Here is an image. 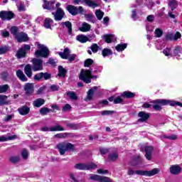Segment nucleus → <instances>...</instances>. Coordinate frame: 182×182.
I'll use <instances>...</instances> for the list:
<instances>
[{
    "instance_id": "e2e57ef3",
    "label": "nucleus",
    "mask_w": 182,
    "mask_h": 182,
    "mask_svg": "<svg viewBox=\"0 0 182 182\" xmlns=\"http://www.w3.org/2000/svg\"><path fill=\"white\" fill-rule=\"evenodd\" d=\"M114 113V111H110V110H104L101 112L102 116H109V114H113Z\"/></svg>"
},
{
    "instance_id": "6e6552de",
    "label": "nucleus",
    "mask_w": 182,
    "mask_h": 182,
    "mask_svg": "<svg viewBox=\"0 0 182 182\" xmlns=\"http://www.w3.org/2000/svg\"><path fill=\"white\" fill-rule=\"evenodd\" d=\"M28 50H31V46L26 44L23 48H21L17 50L16 56L17 59H22V58H26L28 55Z\"/></svg>"
},
{
    "instance_id": "f8f14e48",
    "label": "nucleus",
    "mask_w": 182,
    "mask_h": 182,
    "mask_svg": "<svg viewBox=\"0 0 182 182\" xmlns=\"http://www.w3.org/2000/svg\"><path fill=\"white\" fill-rule=\"evenodd\" d=\"M52 15H53L55 21L59 22L65 18V11L62 8H58L55 12L52 13Z\"/></svg>"
},
{
    "instance_id": "8fccbe9b",
    "label": "nucleus",
    "mask_w": 182,
    "mask_h": 182,
    "mask_svg": "<svg viewBox=\"0 0 182 182\" xmlns=\"http://www.w3.org/2000/svg\"><path fill=\"white\" fill-rule=\"evenodd\" d=\"M180 53H181V47L177 46L173 49V56H180Z\"/></svg>"
},
{
    "instance_id": "f3484780",
    "label": "nucleus",
    "mask_w": 182,
    "mask_h": 182,
    "mask_svg": "<svg viewBox=\"0 0 182 182\" xmlns=\"http://www.w3.org/2000/svg\"><path fill=\"white\" fill-rule=\"evenodd\" d=\"M24 91L26 95L28 96L32 95L35 92V87H33V83L27 82L24 85Z\"/></svg>"
},
{
    "instance_id": "a18cd8bd",
    "label": "nucleus",
    "mask_w": 182,
    "mask_h": 182,
    "mask_svg": "<svg viewBox=\"0 0 182 182\" xmlns=\"http://www.w3.org/2000/svg\"><path fill=\"white\" fill-rule=\"evenodd\" d=\"M67 95L68 97H70V99H72V100H77V95L75 92L69 91L67 92Z\"/></svg>"
},
{
    "instance_id": "0eeeda50",
    "label": "nucleus",
    "mask_w": 182,
    "mask_h": 182,
    "mask_svg": "<svg viewBox=\"0 0 182 182\" xmlns=\"http://www.w3.org/2000/svg\"><path fill=\"white\" fill-rule=\"evenodd\" d=\"M96 168H97V165L94 163L88 164L84 163H78L74 166V168H75L76 170H92Z\"/></svg>"
},
{
    "instance_id": "4d7b16f0",
    "label": "nucleus",
    "mask_w": 182,
    "mask_h": 182,
    "mask_svg": "<svg viewBox=\"0 0 182 182\" xmlns=\"http://www.w3.org/2000/svg\"><path fill=\"white\" fill-rule=\"evenodd\" d=\"M90 49L93 53H97V51L99 50V46L97 43H92Z\"/></svg>"
},
{
    "instance_id": "052dcab7",
    "label": "nucleus",
    "mask_w": 182,
    "mask_h": 182,
    "mask_svg": "<svg viewBox=\"0 0 182 182\" xmlns=\"http://www.w3.org/2000/svg\"><path fill=\"white\" fill-rule=\"evenodd\" d=\"M163 53L165 56H171V48H166L163 50Z\"/></svg>"
},
{
    "instance_id": "680f3d73",
    "label": "nucleus",
    "mask_w": 182,
    "mask_h": 182,
    "mask_svg": "<svg viewBox=\"0 0 182 182\" xmlns=\"http://www.w3.org/2000/svg\"><path fill=\"white\" fill-rule=\"evenodd\" d=\"M9 161H11V163L15 164L16 163H18V161H19V156H11Z\"/></svg>"
},
{
    "instance_id": "603ef678",
    "label": "nucleus",
    "mask_w": 182,
    "mask_h": 182,
    "mask_svg": "<svg viewBox=\"0 0 182 182\" xmlns=\"http://www.w3.org/2000/svg\"><path fill=\"white\" fill-rule=\"evenodd\" d=\"M66 126L69 129H72V130H77L79 129V124H77L68 123Z\"/></svg>"
},
{
    "instance_id": "3c124183",
    "label": "nucleus",
    "mask_w": 182,
    "mask_h": 182,
    "mask_svg": "<svg viewBox=\"0 0 182 182\" xmlns=\"http://www.w3.org/2000/svg\"><path fill=\"white\" fill-rule=\"evenodd\" d=\"M85 4L87 5V6H99V4L95 3V1H92V0H84Z\"/></svg>"
},
{
    "instance_id": "1a4fd4ad",
    "label": "nucleus",
    "mask_w": 182,
    "mask_h": 182,
    "mask_svg": "<svg viewBox=\"0 0 182 182\" xmlns=\"http://www.w3.org/2000/svg\"><path fill=\"white\" fill-rule=\"evenodd\" d=\"M15 18V13L11 11H1L0 18L1 21H11Z\"/></svg>"
},
{
    "instance_id": "2eb2a0df",
    "label": "nucleus",
    "mask_w": 182,
    "mask_h": 182,
    "mask_svg": "<svg viewBox=\"0 0 182 182\" xmlns=\"http://www.w3.org/2000/svg\"><path fill=\"white\" fill-rule=\"evenodd\" d=\"M138 122L139 123H146L150 119V113L145 112L144 111H141L138 113Z\"/></svg>"
},
{
    "instance_id": "69168bd1",
    "label": "nucleus",
    "mask_w": 182,
    "mask_h": 182,
    "mask_svg": "<svg viewBox=\"0 0 182 182\" xmlns=\"http://www.w3.org/2000/svg\"><path fill=\"white\" fill-rule=\"evenodd\" d=\"M70 178L71 182H79L73 173H70Z\"/></svg>"
},
{
    "instance_id": "aec40b11",
    "label": "nucleus",
    "mask_w": 182,
    "mask_h": 182,
    "mask_svg": "<svg viewBox=\"0 0 182 182\" xmlns=\"http://www.w3.org/2000/svg\"><path fill=\"white\" fill-rule=\"evenodd\" d=\"M16 76L21 82H28V77H26L21 70H18L16 71Z\"/></svg>"
},
{
    "instance_id": "0e129e2a",
    "label": "nucleus",
    "mask_w": 182,
    "mask_h": 182,
    "mask_svg": "<svg viewBox=\"0 0 182 182\" xmlns=\"http://www.w3.org/2000/svg\"><path fill=\"white\" fill-rule=\"evenodd\" d=\"M166 41H174V34L167 33L166 36Z\"/></svg>"
},
{
    "instance_id": "37998d69",
    "label": "nucleus",
    "mask_w": 182,
    "mask_h": 182,
    "mask_svg": "<svg viewBox=\"0 0 182 182\" xmlns=\"http://www.w3.org/2000/svg\"><path fill=\"white\" fill-rule=\"evenodd\" d=\"M108 159L110 161H116L119 159V154L117 153H112L108 155Z\"/></svg>"
},
{
    "instance_id": "dca6fc26",
    "label": "nucleus",
    "mask_w": 182,
    "mask_h": 182,
    "mask_svg": "<svg viewBox=\"0 0 182 182\" xmlns=\"http://www.w3.org/2000/svg\"><path fill=\"white\" fill-rule=\"evenodd\" d=\"M15 39H16L18 43H22V42H28L29 41V37H28L26 33L21 31L18 34Z\"/></svg>"
},
{
    "instance_id": "473e14b6",
    "label": "nucleus",
    "mask_w": 182,
    "mask_h": 182,
    "mask_svg": "<svg viewBox=\"0 0 182 182\" xmlns=\"http://www.w3.org/2000/svg\"><path fill=\"white\" fill-rule=\"evenodd\" d=\"M50 112H53V110L46 107L41 108L39 110V113L41 116H46L48 113H50Z\"/></svg>"
},
{
    "instance_id": "c756f323",
    "label": "nucleus",
    "mask_w": 182,
    "mask_h": 182,
    "mask_svg": "<svg viewBox=\"0 0 182 182\" xmlns=\"http://www.w3.org/2000/svg\"><path fill=\"white\" fill-rule=\"evenodd\" d=\"M77 41L80 42V43H86L89 41V38L85 35H78L76 36Z\"/></svg>"
},
{
    "instance_id": "bb28decb",
    "label": "nucleus",
    "mask_w": 182,
    "mask_h": 182,
    "mask_svg": "<svg viewBox=\"0 0 182 182\" xmlns=\"http://www.w3.org/2000/svg\"><path fill=\"white\" fill-rule=\"evenodd\" d=\"M24 73L28 77H32V67L31 65L27 64L24 68Z\"/></svg>"
},
{
    "instance_id": "09e8293b",
    "label": "nucleus",
    "mask_w": 182,
    "mask_h": 182,
    "mask_svg": "<svg viewBox=\"0 0 182 182\" xmlns=\"http://www.w3.org/2000/svg\"><path fill=\"white\" fill-rule=\"evenodd\" d=\"M9 90V85L8 84L0 85V94L5 93L8 92Z\"/></svg>"
},
{
    "instance_id": "5fc2aeb1",
    "label": "nucleus",
    "mask_w": 182,
    "mask_h": 182,
    "mask_svg": "<svg viewBox=\"0 0 182 182\" xmlns=\"http://www.w3.org/2000/svg\"><path fill=\"white\" fill-rule=\"evenodd\" d=\"M99 150H100V154L102 155L107 154L110 151V149L103 148V147H100Z\"/></svg>"
},
{
    "instance_id": "ddd939ff",
    "label": "nucleus",
    "mask_w": 182,
    "mask_h": 182,
    "mask_svg": "<svg viewBox=\"0 0 182 182\" xmlns=\"http://www.w3.org/2000/svg\"><path fill=\"white\" fill-rule=\"evenodd\" d=\"M90 180L99 182H113L110 178L107 176H102L100 175L94 174L90 177Z\"/></svg>"
},
{
    "instance_id": "13d9d810",
    "label": "nucleus",
    "mask_w": 182,
    "mask_h": 182,
    "mask_svg": "<svg viewBox=\"0 0 182 182\" xmlns=\"http://www.w3.org/2000/svg\"><path fill=\"white\" fill-rule=\"evenodd\" d=\"M155 36L156 38H161L163 36V31L160 28L155 29Z\"/></svg>"
},
{
    "instance_id": "393cba45",
    "label": "nucleus",
    "mask_w": 182,
    "mask_h": 182,
    "mask_svg": "<svg viewBox=\"0 0 182 182\" xmlns=\"http://www.w3.org/2000/svg\"><path fill=\"white\" fill-rule=\"evenodd\" d=\"M45 105V99L38 98L33 101V105L34 107H41V106H43Z\"/></svg>"
},
{
    "instance_id": "b1692460",
    "label": "nucleus",
    "mask_w": 182,
    "mask_h": 182,
    "mask_svg": "<svg viewBox=\"0 0 182 182\" xmlns=\"http://www.w3.org/2000/svg\"><path fill=\"white\" fill-rule=\"evenodd\" d=\"M61 25L63 26H65L68 29V35H72L73 32V29L72 28V23L70 21H65V22H62Z\"/></svg>"
},
{
    "instance_id": "774afa93",
    "label": "nucleus",
    "mask_w": 182,
    "mask_h": 182,
    "mask_svg": "<svg viewBox=\"0 0 182 182\" xmlns=\"http://www.w3.org/2000/svg\"><path fill=\"white\" fill-rule=\"evenodd\" d=\"M72 109V106L69 104H66L64 107H63L62 111L67 112V110H70Z\"/></svg>"
},
{
    "instance_id": "9b49d317",
    "label": "nucleus",
    "mask_w": 182,
    "mask_h": 182,
    "mask_svg": "<svg viewBox=\"0 0 182 182\" xmlns=\"http://www.w3.org/2000/svg\"><path fill=\"white\" fill-rule=\"evenodd\" d=\"M142 149L145 152L144 157L149 161H151V159H153V151L154 150V147H153V146H145Z\"/></svg>"
},
{
    "instance_id": "5701e85b",
    "label": "nucleus",
    "mask_w": 182,
    "mask_h": 182,
    "mask_svg": "<svg viewBox=\"0 0 182 182\" xmlns=\"http://www.w3.org/2000/svg\"><path fill=\"white\" fill-rule=\"evenodd\" d=\"M66 73H68V70L65 69L62 65H59L58 76L59 77H66Z\"/></svg>"
},
{
    "instance_id": "49530a36",
    "label": "nucleus",
    "mask_w": 182,
    "mask_h": 182,
    "mask_svg": "<svg viewBox=\"0 0 182 182\" xmlns=\"http://www.w3.org/2000/svg\"><path fill=\"white\" fill-rule=\"evenodd\" d=\"M85 19H87V21L92 22V23H95L96 22V18H95V16H93V14H85Z\"/></svg>"
},
{
    "instance_id": "864d4df0",
    "label": "nucleus",
    "mask_w": 182,
    "mask_h": 182,
    "mask_svg": "<svg viewBox=\"0 0 182 182\" xmlns=\"http://www.w3.org/2000/svg\"><path fill=\"white\" fill-rule=\"evenodd\" d=\"M9 49H11L9 46H4V47L0 48V55L8 53V52H9Z\"/></svg>"
},
{
    "instance_id": "4c0bfd02",
    "label": "nucleus",
    "mask_w": 182,
    "mask_h": 182,
    "mask_svg": "<svg viewBox=\"0 0 182 182\" xmlns=\"http://www.w3.org/2000/svg\"><path fill=\"white\" fill-rule=\"evenodd\" d=\"M143 161V159L140 156H134L132 161L133 166H138Z\"/></svg>"
},
{
    "instance_id": "f03ea898",
    "label": "nucleus",
    "mask_w": 182,
    "mask_h": 182,
    "mask_svg": "<svg viewBox=\"0 0 182 182\" xmlns=\"http://www.w3.org/2000/svg\"><path fill=\"white\" fill-rule=\"evenodd\" d=\"M160 170L157 168H155L151 171H143V170H136L134 171L132 168H129L127 171L128 176H134L136 174L137 176H144L145 177H153V176H156V174H159Z\"/></svg>"
},
{
    "instance_id": "20e7f679",
    "label": "nucleus",
    "mask_w": 182,
    "mask_h": 182,
    "mask_svg": "<svg viewBox=\"0 0 182 182\" xmlns=\"http://www.w3.org/2000/svg\"><path fill=\"white\" fill-rule=\"evenodd\" d=\"M56 149H58L60 156H63L66 151H75V145L72 143L63 141L56 145Z\"/></svg>"
},
{
    "instance_id": "7c9ffc66",
    "label": "nucleus",
    "mask_w": 182,
    "mask_h": 182,
    "mask_svg": "<svg viewBox=\"0 0 182 182\" xmlns=\"http://www.w3.org/2000/svg\"><path fill=\"white\" fill-rule=\"evenodd\" d=\"M50 23H53V20L50 18H46L44 21V28L46 29H52V25Z\"/></svg>"
},
{
    "instance_id": "423d86ee",
    "label": "nucleus",
    "mask_w": 182,
    "mask_h": 182,
    "mask_svg": "<svg viewBox=\"0 0 182 182\" xmlns=\"http://www.w3.org/2000/svg\"><path fill=\"white\" fill-rule=\"evenodd\" d=\"M38 48L40 50H37L35 52L36 58H48L49 56V48L42 46L41 44H38Z\"/></svg>"
},
{
    "instance_id": "c85d7f7f",
    "label": "nucleus",
    "mask_w": 182,
    "mask_h": 182,
    "mask_svg": "<svg viewBox=\"0 0 182 182\" xmlns=\"http://www.w3.org/2000/svg\"><path fill=\"white\" fill-rule=\"evenodd\" d=\"M9 103L8 96L5 95H0V106H5Z\"/></svg>"
},
{
    "instance_id": "a878e982",
    "label": "nucleus",
    "mask_w": 182,
    "mask_h": 182,
    "mask_svg": "<svg viewBox=\"0 0 182 182\" xmlns=\"http://www.w3.org/2000/svg\"><path fill=\"white\" fill-rule=\"evenodd\" d=\"M59 55L62 59H68L69 55H70V50L68 48H65L63 50V53H59Z\"/></svg>"
},
{
    "instance_id": "72a5a7b5",
    "label": "nucleus",
    "mask_w": 182,
    "mask_h": 182,
    "mask_svg": "<svg viewBox=\"0 0 182 182\" xmlns=\"http://www.w3.org/2000/svg\"><path fill=\"white\" fill-rule=\"evenodd\" d=\"M90 28H92V26L85 22L82 23V27L80 28V31L81 32H89V31H90Z\"/></svg>"
},
{
    "instance_id": "c03bdc74",
    "label": "nucleus",
    "mask_w": 182,
    "mask_h": 182,
    "mask_svg": "<svg viewBox=\"0 0 182 182\" xmlns=\"http://www.w3.org/2000/svg\"><path fill=\"white\" fill-rule=\"evenodd\" d=\"M95 15L98 21H102L103 19V16L105 15V13L102 11V10H96Z\"/></svg>"
},
{
    "instance_id": "e433bc0d",
    "label": "nucleus",
    "mask_w": 182,
    "mask_h": 182,
    "mask_svg": "<svg viewBox=\"0 0 182 182\" xmlns=\"http://www.w3.org/2000/svg\"><path fill=\"white\" fill-rule=\"evenodd\" d=\"M10 32L11 35H13L14 38H16L18 36V34L20 33L19 28H18V26H13L10 29Z\"/></svg>"
},
{
    "instance_id": "39448f33",
    "label": "nucleus",
    "mask_w": 182,
    "mask_h": 182,
    "mask_svg": "<svg viewBox=\"0 0 182 182\" xmlns=\"http://www.w3.org/2000/svg\"><path fill=\"white\" fill-rule=\"evenodd\" d=\"M67 11L73 15V16H76V15H83V13L85 12V9H83V7L82 6H80L76 7L73 5H68L66 7Z\"/></svg>"
},
{
    "instance_id": "f257e3e1",
    "label": "nucleus",
    "mask_w": 182,
    "mask_h": 182,
    "mask_svg": "<svg viewBox=\"0 0 182 182\" xmlns=\"http://www.w3.org/2000/svg\"><path fill=\"white\" fill-rule=\"evenodd\" d=\"M151 103L154 105H152V107L154 110H156V112L162 110L163 107H161V106H179L180 107H182L181 102L170 100L156 99L151 101Z\"/></svg>"
},
{
    "instance_id": "6e6d98bb",
    "label": "nucleus",
    "mask_w": 182,
    "mask_h": 182,
    "mask_svg": "<svg viewBox=\"0 0 182 182\" xmlns=\"http://www.w3.org/2000/svg\"><path fill=\"white\" fill-rule=\"evenodd\" d=\"M43 8L44 9H47L48 11H50V3L48 0H43Z\"/></svg>"
},
{
    "instance_id": "2f4dec72",
    "label": "nucleus",
    "mask_w": 182,
    "mask_h": 182,
    "mask_svg": "<svg viewBox=\"0 0 182 182\" xmlns=\"http://www.w3.org/2000/svg\"><path fill=\"white\" fill-rule=\"evenodd\" d=\"M168 5L170 6L171 11H174L178 6V2L177 0H169Z\"/></svg>"
},
{
    "instance_id": "c9c22d12",
    "label": "nucleus",
    "mask_w": 182,
    "mask_h": 182,
    "mask_svg": "<svg viewBox=\"0 0 182 182\" xmlns=\"http://www.w3.org/2000/svg\"><path fill=\"white\" fill-rule=\"evenodd\" d=\"M18 136L16 135H11L8 137L5 136H0V141H8V140H15Z\"/></svg>"
},
{
    "instance_id": "4468645a",
    "label": "nucleus",
    "mask_w": 182,
    "mask_h": 182,
    "mask_svg": "<svg viewBox=\"0 0 182 182\" xmlns=\"http://www.w3.org/2000/svg\"><path fill=\"white\" fill-rule=\"evenodd\" d=\"M52 77V74L49 73H40L34 75V80H41L43 79L44 80H49Z\"/></svg>"
},
{
    "instance_id": "a211bd4d",
    "label": "nucleus",
    "mask_w": 182,
    "mask_h": 182,
    "mask_svg": "<svg viewBox=\"0 0 182 182\" xmlns=\"http://www.w3.org/2000/svg\"><path fill=\"white\" fill-rule=\"evenodd\" d=\"M169 171L171 174H173V176H178V174L181 173V166L178 164L172 165L169 168Z\"/></svg>"
},
{
    "instance_id": "6ab92c4d",
    "label": "nucleus",
    "mask_w": 182,
    "mask_h": 182,
    "mask_svg": "<svg viewBox=\"0 0 182 182\" xmlns=\"http://www.w3.org/2000/svg\"><path fill=\"white\" fill-rule=\"evenodd\" d=\"M18 112L19 114L21 116H26V114H29L31 112V108L29 107L24 105L18 109Z\"/></svg>"
},
{
    "instance_id": "bf43d9fd",
    "label": "nucleus",
    "mask_w": 182,
    "mask_h": 182,
    "mask_svg": "<svg viewBox=\"0 0 182 182\" xmlns=\"http://www.w3.org/2000/svg\"><path fill=\"white\" fill-rule=\"evenodd\" d=\"M21 156L23 160H26V159H28V157L29 156V153H28V150L23 149L21 152Z\"/></svg>"
},
{
    "instance_id": "412c9836",
    "label": "nucleus",
    "mask_w": 182,
    "mask_h": 182,
    "mask_svg": "<svg viewBox=\"0 0 182 182\" xmlns=\"http://www.w3.org/2000/svg\"><path fill=\"white\" fill-rule=\"evenodd\" d=\"M109 102H114V105H119L123 103V98H121L120 96H118L114 98V96H111L108 98Z\"/></svg>"
},
{
    "instance_id": "58836bf2",
    "label": "nucleus",
    "mask_w": 182,
    "mask_h": 182,
    "mask_svg": "<svg viewBox=\"0 0 182 182\" xmlns=\"http://www.w3.org/2000/svg\"><path fill=\"white\" fill-rule=\"evenodd\" d=\"M93 95H95V90L93 89H90L87 92V97L85 99V102H89L93 99Z\"/></svg>"
},
{
    "instance_id": "338daca9",
    "label": "nucleus",
    "mask_w": 182,
    "mask_h": 182,
    "mask_svg": "<svg viewBox=\"0 0 182 182\" xmlns=\"http://www.w3.org/2000/svg\"><path fill=\"white\" fill-rule=\"evenodd\" d=\"M46 63L47 65H51V66H56V62H55V59L53 58H49Z\"/></svg>"
},
{
    "instance_id": "4be33fe9",
    "label": "nucleus",
    "mask_w": 182,
    "mask_h": 182,
    "mask_svg": "<svg viewBox=\"0 0 182 182\" xmlns=\"http://www.w3.org/2000/svg\"><path fill=\"white\" fill-rule=\"evenodd\" d=\"M136 96V93L130 91H125L121 94V97L124 99H133Z\"/></svg>"
},
{
    "instance_id": "a19ab883",
    "label": "nucleus",
    "mask_w": 182,
    "mask_h": 182,
    "mask_svg": "<svg viewBox=\"0 0 182 182\" xmlns=\"http://www.w3.org/2000/svg\"><path fill=\"white\" fill-rule=\"evenodd\" d=\"M113 34H105L103 36V38L106 43H112L113 42Z\"/></svg>"
},
{
    "instance_id": "7ed1b4c3",
    "label": "nucleus",
    "mask_w": 182,
    "mask_h": 182,
    "mask_svg": "<svg viewBox=\"0 0 182 182\" xmlns=\"http://www.w3.org/2000/svg\"><path fill=\"white\" fill-rule=\"evenodd\" d=\"M92 73V70L82 69L78 77L80 80H82L86 85H89V83H92V79H97V75H93Z\"/></svg>"
},
{
    "instance_id": "f704fd0d",
    "label": "nucleus",
    "mask_w": 182,
    "mask_h": 182,
    "mask_svg": "<svg viewBox=\"0 0 182 182\" xmlns=\"http://www.w3.org/2000/svg\"><path fill=\"white\" fill-rule=\"evenodd\" d=\"M50 132H65V128L60 125L50 127Z\"/></svg>"
},
{
    "instance_id": "9d476101",
    "label": "nucleus",
    "mask_w": 182,
    "mask_h": 182,
    "mask_svg": "<svg viewBox=\"0 0 182 182\" xmlns=\"http://www.w3.org/2000/svg\"><path fill=\"white\" fill-rule=\"evenodd\" d=\"M33 72H38V70H43V61L39 58H33Z\"/></svg>"
},
{
    "instance_id": "ea45409f",
    "label": "nucleus",
    "mask_w": 182,
    "mask_h": 182,
    "mask_svg": "<svg viewBox=\"0 0 182 182\" xmlns=\"http://www.w3.org/2000/svg\"><path fill=\"white\" fill-rule=\"evenodd\" d=\"M102 55L103 58H106V56H110L113 55V51L109 48H104L102 51Z\"/></svg>"
},
{
    "instance_id": "79ce46f5",
    "label": "nucleus",
    "mask_w": 182,
    "mask_h": 182,
    "mask_svg": "<svg viewBox=\"0 0 182 182\" xmlns=\"http://www.w3.org/2000/svg\"><path fill=\"white\" fill-rule=\"evenodd\" d=\"M127 48V43H123V44H118L117 45V46L115 47L116 50H117V52H123V50H124V49H126Z\"/></svg>"
},
{
    "instance_id": "de8ad7c7",
    "label": "nucleus",
    "mask_w": 182,
    "mask_h": 182,
    "mask_svg": "<svg viewBox=\"0 0 182 182\" xmlns=\"http://www.w3.org/2000/svg\"><path fill=\"white\" fill-rule=\"evenodd\" d=\"M94 63L95 62L93 61V60L92 58H88L85 60L84 66H85V68H90V66H92V65H93Z\"/></svg>"
},
{
    "instance_id": "cd10ccee",
    "label": "nucleus",
    "mask_w": 182,
    "mask_h": 182,
    "mask_svg": "<svg viewBox=\"0 0 182 182\" xmlns=\"http://www.w3.org/2000/svg\"><path fill=\"white\" fill-rule=\"evenodd\" d=\"M68 136H73V134L69 132L58 133L54 135L55 139H65Z\"/></svg>"
}]
</instances>
